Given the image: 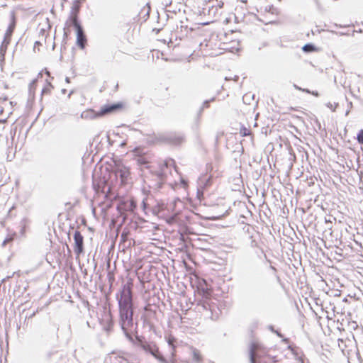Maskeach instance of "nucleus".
<instances>
[{
  "instance_id": "obj_1",
  "label": "nucleus",
  "mask_w": 363,
  "mask_h": 363,
  "mask_svg": "<svg viewBox=\"0 0 363 363\" xmlns=\"http://www.w3.org/2000/svg\"><path fill=\"white\" fill-rule=\"evenodd\" d=\"M118 303L122 319L130 323L133 316V299L130 284L125 285L123 287Z\"/></svg>"
},
{
  "instance_id": "obj_2",
  "label": "nucleus",
  "mask_w": 363,
  "mask_h": 363,
  "mask_svg": "<svg viewBox=\"0 0 363 363\" xmlns=\"http://www.w3.org/2000/svg\"><path fill=\"white\" fill-rule=\"evenodd\" d=\"M124 108L123 102H118L113 104H106L96 111L93 108H87L81 113V118L85 120H94L116 113Z\"/></svg>"
},
{
  "instance_id": "obj_3",
  "label": "nucleus",
  "mask_w": 363,
  "mask_h": 363,
  "mask_svg": "<svg viewBox=\"0 0 363 363\" xmlns=\"http://www.w3.org/2000/svg\"><path fill=\"white\" fill-rule=\"evenodd\" d=\"M225 51L238 50L240 46V33L238 30H223L218 32Z\"/></svg>"
},
{
  "instance_id": "obj_4",
  "label": "nucleus",
  "mask_w": 363,
  "mask_h": 363,
  "mask_svg": "<svg viewBox=\"0 0 363 363\" xmlns=\"http://www.w3.org/2000/svg\"><path fill=\"white\" fill-rule=\"evenodd\" d=\"M218 37V33L211 35L200 43V50L206 55L217 56L222 54L225 50Z\"/></svg>"
},
{
  "instance_id": "obj_5",
  "label": "nucleus",
  "mask_w": 363,
  "mask_h": 363,
  "mask_svg": "<svg viewBox=\"0 0 363 363\" xmlns=\"http://www.w3.org/2000/svg\"><path fill=\"white\" fill-rule=\"evenodd\" d=\"M174 352L175 349L173 347L172 363H201L203 359L200 351L191 346L185 347L178 358Z\"/></svg>"
},
{
  "instance_id": "obj_6",
  "label": "nucleus",
  "mask_w": 363,
  "mask_h": 363,
  "mask_svg": "<svg viewBox=\"0 0 363 363\" xmlns=\"http://www.w3.org/2000/svg\"><path fill=\"white\" fill-rule=\"evenodd\" d=\"M250 362L251 363H277L275 357L267 354L266 348L258 342H252L250 345Z\"/></svg>"
},
{
  "instance_id": "obj_7",
  "label": "nucleus",
  "mask_w": 363,
  "mask_h": 363,
  "mask_svg": "<svg viewBox=\"0 0 363 363\" xmlns=\"http://www.w3.org/2000/svg\"><path fill=\"white\" fill-rule=\"evenodd\" d=\"M52 77H50V72L46 71L45 75L42 73L39 74L37 78L32 82V86L35 89L38 86H42V94H50L53 89L52 84Z\"/></svg>"
},
{
  "instance_id": "obj_8",
  "label": "nucleus",
  "mask_w": 363,
  "mask_h": 363,
  "mask_svg": "<svg viewBox=\"0 0 363 363\" xmlns=\"http://www.w3.org/2000/svg\"><path fill=\"white\" fill-rule=\"evenodd\" d=\"M10 105L6 94L0 93V122L4 121L11 113Z\"/></svg>"
},
{
  "instance_id": "obj_9",
  "label": "nucleus",
  "mask_w": 363,
  "mask_h": 363,
  "mask_svg": "<svg viewBox=\"0 0 363 363\" xmlns=\"http://www.w3.org/2000/svg\"><path fill=\"white\" fill-rule=\"evenodd\" d=\"M74 252L79 256L84 252V237L79 230H76L74 233Z\"/></svg>"
},
{
  "instance_id": "obj_10",
  "label": "nucleus",
  "mask_w": 363,
  "mask_h": 363,
  "mask_svg": "<svg viewBox=\"0 0 363 363\" xmlns=\"http://www.w3.org/2000/svg\"><path fill=\"white\" fill-rule=\"evenodd\" d=\"M77 31V45L84 50L87 44V38L80 24H74Z\"/></svg>"
},
{
  "instance_id": "obj_11",
  "label": "nucleus",
  "mask_w": 363,
  "mask_h": 363,
  "mask_svg": "<svg viewBox=\"0 0 363 363\" xmlns=\"http://www.w3.org/2000/svg\"><path fill=\"white\" fill-rule=\"evenodd\" d=\"M80 7L81 5L79 1H76L73 3L69 17V23H78V14L79 13Z\"/></svg>"
},
{
  "instance_id": "obj_12",
  "label": "nucleus",
  "mask_w": 363,
  "mask_h": 363,
  "mask_svg": "<svg viewBox=\"0 0 363 363\" xmlns=\"http://www.w3.org/2000/svg\"><path fill=\"white\" fill-rule=\"evenodd\" d=\"M142 347L145 351L150 352L157 359L162 362L164 361L163 356L156 345H143Z\"/></svg>"
},
{
  "instance_id": "obj_13",
  "label": "nucleus",
  "mask_w": 363,
  "mask_h": 363,
  "mask_svg": "<svg viewBox=\"0 0 363 363\" xmlns=\"http://www.w3.org/2000/svg\"><path fill=\"white\" fill-rule=\"evenodd\" d=\"M150 6L148 4L145 5L140 11L138 16V21L140 23L146 22L149 18Z\"/></svg>"
},
{
  "instance_id": "obj_14",
  "label": "nucleus",
  "mask_w": 363,
  "mask_h": 363,
  "mask_svg": "<svg viewBox=\"0 0 363 363\" xmlns=\"http://www.w3.org/2000/svg\"><path fill=\"white\" fill-rule=\"evenodd\" d=\"M101 322L106 326L107 330H110L113 325V322L111 315L109 311H107L106 310L104 311V315Z\"/></svg>"
},
{
  "instance_id": "obj_15",
  "label": "nucleus",
  "mask_w": 363,
  "mask_h": 363,
  "mask_svg": "<svg viewBox=\"0 0 363 363\" xmlns=\"http://www.w3.org/2000/svg\"><path fill=\"white\" fill-rule=\"evenodd\" d=\"M14 29H15V24H10L6 31L4 38V43H5V44L10 43L11 38L13 33Z\"/></svg>"
},
{
  "instance_id": "obj_16",
  "label": "nucleus",
  "mask_w": 363,
  "mask_h": 363,
  "mask_svg": "<svg viewBox=\"0 0 363 363\" xmlns=\"http://www.w3.org/2000/svg\"><path fill=\"white\" fill-rule=\"evenodd\" d=\"M240 134L242 137L252 135V137L253 138V135H252L251 130L250 128H248L245 127V126H242L240 128Z\"/></svg>"
},
{
  "instance_id": "obj_17",
  "label": "nucleus",
  "mask_w": 363,
  "mask_h": 363,
  "mask_svg": "<svg viewBox=\"0 0 363 363\" xmlns=\"http://www.w3.org/2000/svg\"><path fill=\"white\" fill-rule=\"evenodd\" d=\"M160 172L158 174V175L160 176H162L164 174V172L165 169H167L168 166H167V162L164 161V162H162L160 164Z\"/></svg>"
},
{
  "instance_id": "obj_18",
  "label": "nucleus",
  "mask_w": 363,
  "mask_h": 363,
  "mask_svg": "<svg viewBox=\"0 0 363 363\" xmlns=\"http://www.w3.org/2000/svg\"><path fill=\"white\" fill-rule=\"evenodd\" d=\"M303 50L305 52H313L315 50V47L311 44H306L303 47Z\"/></svg>"
},
{
  "instance_id": "obj_19",
  "label": "nucleus",
  "mask_w": 363,
  "mask_h": 363,
  "mask_svg": "<svg viewBox=\"0 0 363 363\" xmlns=\"http://www.w3.org/2000/svg\"><path fill=\"white\" fill-rule=\"evenodd\" d=\"M266 10L269 11L272 14H278L279 13L278 9L274 6H269V7H266Z\"/></svg>"
},
{
  "instance_id": "obj_20",
  "label": "nucleus",
  "mask_w": 363,
  "mask_h": 363,
  "mask_svg": "<svg viewBox=\"0 0 363 363\" xmlns=\"http://www.w3.org/2000/svg\"><path fill=\"white\" fill-rule=\"evenodd\" d=\"M357 140L359 144L363 145V130H359Z\"/></svg>"
},
{
  "instance_id": "obj_21",
  "label": "nucleus",
  "mask_w": 363,
  "mask_h": 363,
  "mask_svg": "<svg viewBox=\"0 0 363 363\" xmlns=\"http://www.w3.org/2000/svg\"><path fill=\"white\" fill-rule=\"evenodd\" d=\"M49 13L48 12H43L41 13H39L38 16H40L39 20H41L42 17H45L47 21H49L48 15Z\"/></svg>"
},
{
  "instance_id": "obj_22",
  "label": "nucleus",
  "mask_w": 363,
  "mask_h": 363,
  "mask_svg": "<svg viewBox=\"0 0 363 363\" xmlns=\"http://www.w3.org/2000/svg\"><path fill=\"white\" fill-rule=\"evenodd\" d=\"M211 296V291L208 290L203 291V296L208 298Z\"/></svg>"
},
{
  "instance_id": "obj_23",
  "label": "nucleus",
  "mask_w": 363,
  "mask_h": 363,
  "mask_svg": "<svg viewBox=\"0 0 363 363\" xmlns=\"http://www.w3.org/2000/svg\"><path fill=\"white\" fill-rule=\"evenodd\" d=\"M328 106L333 111H335L337 106V104L335 105V106H333V104H328Z\"/></svg>"
},
{
  "instance_id": "obj_24",
  "label": "nucleus",
  "mask_w": 363,
  "mask_h": 363,
  "mask_svg": "<svg viewBox=\"0 0 363 363\" xmlns=\"http://www.w3.org/2000/svg\"><path fill=\"white\" fill-rule=\"evenodd\" d=\"M164 30V28H162L160 29H157V30L155 29H154L153 31H155L156 34H157L160 30Z\"/></svg>"
},
{
  "instance_id": "obj_25",
  "label": "nucleus",
  "mask_w": 363,
  "mask_h": 363,
  "mask_svg": "<svg viewBox=\"0 0 363 363\" xmlns=\"http://www.w3.org/2000/svg\"><path fill=\"white\" fill-rule=\"evenodd\" d=\"M13 239L12 238H9V239H6L4 241V244H5L6 242H9V241H11Z\"/></svg>"
},
{
  "instance_id": "obj_26",
  "label": "nucleus",
  "mask_w": 363,
  "mask_h": 363,
  "mask_svg": "<svg viewBox=\"0 0 363 363\" xmlns=\"http://www.w3.org/2000/svg\"><path fill=\"white\" fill-rule=\"evenodd\" d=\"M169 343L170 345H173V341H172V340H169Z\"/></svg>"
},
{
  "instance_id": "obj_27",
  "label": "nucleus",
  "mask_w": 363,
  "mask_h": 363,
  "mask_svg": "<svg viewBox=\"0 0 363 363\" xmlns=\"http://www.w3.org/2000/svg\"><path fill=\"white\" fill-rule=\"evenodd\" d=\"M125 236V235L123 233L122 235H121V237L124 238Z\"/></svg>"
},
{
  "instance_id": "obj_28",
  "label": "nucleus",
  "mask_w": 363,
  "mask_h": 363,
  "mask_svg": "<svg viewBox=\"0 0 363 363\" xmlns=\"http://www.w3.org/2000/svg\"><path fill=\"white\" fill-rule=\"evenodd\" d=\"M160 40H162V41H164V42H166V39H164V38H162V39H160Z\"/></svg>"
},
{
  "instance_id": "obj_29",
  "label": "nucleus",
  "mask_w": 363,
  "mask_h": 363,
  "mask_svg": "<svg viewBox=\"0 0 363 363\" xmlns=\"http://www.w3.org/2000/svg\"><path fill=\"white\" fill-rule=\"evenodd\" d=\"M140 162L141 164L145 163L144 160H140Z\"/></svg>"
}]
</instances>
